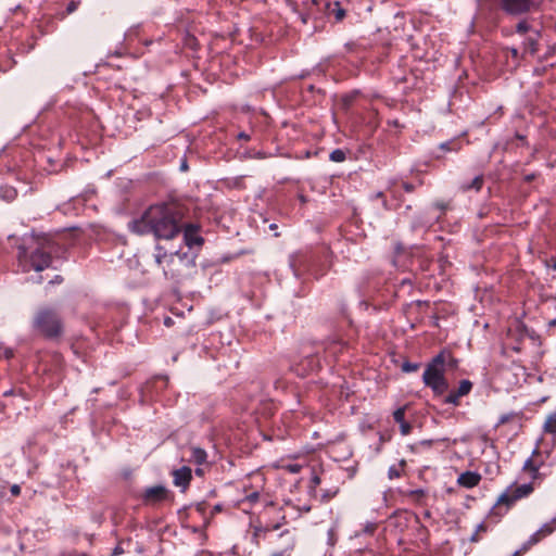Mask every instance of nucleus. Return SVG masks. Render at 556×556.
I'll return each instance as SVG.
<instances>
[{"label": "nucleus", "mask_w": 556, "mask_h": 556, "mask_svg": "<svg viewBox=\"0 0 556 556\" xmlns=\"http://www.w3.org/2000/svg\"><path fill=\"white\" fill-rule=\"evenodd\" d=\"M418 368H419V365H418V364H416V363L405 362V363H403V365H402V370H403L404 372H414V371H416Z\"/></svg>", "instance_id": "obj_23"}, {"label": "nucleus", "mask_w": 556, "mask_h": 556, "mask_svg": "<svg viewBox=\"0 0 556 556\" xmlns=\"http://www.w3.org/2000/svg\"><path fill=\"white\" fill-rule=\"evenodd\" d=\"M483 185V176L482 175H479V176H476L470 184H463L460 186L462 190L463 191H468V190H476V191H479L481 189Z\"/></svg>", "instance_id": "obj_16"}, {"label": "nucleus", "mask_w": 556, "mask_h": 556, "mask_svg": "<svg viewBox=\"0 0 556 556\" xmlns=\"http://www.w3.org/2000/svg\"><path fill=\"white\" fill-rule=\"evenodd\" d=\"M302 22L306 23V17L302 16Z\"/></svg>", "instance_id": "obj_50"}, {"label": "nucleus", "mask_w": 556, "mask_h": 556, "mask_svg": "<svg viewBox=\"0 0 556 556\" xmlns=\"http://www.w3.org/2000/svg\"><path fill=\"white\" fill-rule=\"evenodd\" d=\"M1 197L7 201H13L16 198V190L11 187H2Z\"/></svg>", "instance_id": "obj_21"}, {"label": "nucleus", "mask_w": 556, "mask_h": 556, "mask_svg": "<svg viewBox=\"0 0 556 556\" xmlns=\"http://www.w3.org/2000/svg\"><path fill=\"white\" fill-rule=\"evenodd\" d=\"M513 416H514L513 414H504V415H502L500 417L496 426H501V425H504V424L508 422L511 419Z\"/></svg>", "instance_id": "obj_30"}, {"label": "nucleus", "mask_w": 556, "mask_h": 556, "mask_svg": "<svg viewBox=\"0 0 556 556\" xmlns=\"http://www.w3.org/2000/svg\"><path fill=\"white\" fill-rule=\"evenodd\" d=\"M409 495L416 500H419L420 497L424 496V491L421 489L414 490L409 492Z\"/></svg>", "instance_id": "obj_32"}, {"label": "nucleus", "mask_w": 556, "mask_h": 556, "mask_svg": "<svg viewBox=\"0 0 556 556\" xmlns=\"http://www.w3.org/2000/svg\"><path fill=\"white\" fill-rule=\"evenodd\" d=\"M155 262L163 267L165 276L175 277L182 268L194 265V255L189 251H166L163 247H156Z\"/></svg>", "instance_id": "obj_2"}, {"label": "nucleus", "mask_w": 556, "mask_h": 556, "mask_svg": "<svg viewBox=\"0 0 556 556\" xmlns=\"http://www.w3.org/2000/svg\"><path fill=\"white\" fill-rule=\"evenodd\" d=\"M181 169H182V170H186V169H187V164H186V162H184V163L181 164Z\"/></svg>", "instance_id": "obj_43"}, {"label": "nucleus", "mask_w": 556, "mask_h": 556, "mask_svg": "<svg viewBox=\"0 0 556 556\" xmlns=\"http://www.w3.org/2000/svg\"><path fill=\"white\" fill-rule=\"evenodd\" d=\"M197 508H198V510H199V511H202V509H203V504H199Z\"/></svg>", "instance_id": "obj_45"}, {"label": "nucleus", "mask_w": 556, "mask_h": 556, "mask_svg": "<svg viewBox=\"0 0 556 556\" xmlns=\"http://www.w3.org/2000/svg\"><path fill=\"white\" fill-rule=\"evenodd\" d=\"M525 50L530 54H534L536 52V41L530 38L527 42Z\"/></svg>", "instance_id": "obj_27"}, {"label": "nucleus", "mask_w": 556, "mask_h": 556, "mask_svg": "<svg viewBox=\"0 0 556 556\" xmlns=\"http://www.w3.org/2000/svg\"><path fill=\"white\" fill-rule=\"evenodd\" d=\"M37 328L47 337H58L62 332V323L52 309H41L35 319Z\"/></svg>", "instance_id": "obj_5"}, {"label": "nucleus", "mask_w": 556, "mask_h": 556, "mask_svg": "<svg viewBox=\"0 0 556 556\" xmlns=\"http://www.w3.org/2000/svg\"><path fill=\"white\" fill-rule=\"evenodd\" d=\"M500 4L509 14H521L530 10L533 0H500Z\"/></svg>", "instance_id": "obj_7"}, {"label": "nucleus", "mask_w": 556, "mask_h": 556, "mask_svg": "<svg viewBox=\"0 0 556 556\" xmlns=\"http://www.w3.org/2000/svg\"><path fill=\"white\" fill-rule=\"evenodd\" d=\"M207 454L203 448L200 447H191L190 448V458L189 460L197 464L202 465L206 463Z\"/></svg>", "instance_id": "obj_15"}, {"label": "nucleus", "mask_w": 556, "mask_h": 556, "mask_svg": "<svg viewBox=\"0 0 556 556\" xmlns=\"http://www.w3.org/2000/svg\"><path fill=\"white\" fill-rule=\"evenodd\" d=\"M556 530V518H553L549 522L544 523L536 532H534L528 540V545H534L539 543L543 538L552 534Z\"/></svg>", "instance_id": "obj_10"}, {"label": "nucleus", "mask_w": 556, "mask_h": 556, "mask_svg": "<svg viewBox=\"0 0 556 556\" xmlns=\"http://www.w3.org/2000/svg\"><path fill=\"white\" fill-rule=\"evenodd\" d=\"M124 553V549L117 545L114 549H113V556L115 555H119V554H123Z\"/></svg>", "instance_id": "obj_37"}, {"label": "nucleus", "mask_w": 556, "mask_h": 556, "mask_svg": "<svg viewBox=\"0 0 556 556\" xmlns=\"http://www.w3.org/2000/svg\"><path fill=\"white\" fill-rule=\"evenodd\" d=\"M293 546H294V540L291 539L290 544L288 545V547L285 551L274 553L271 556H289V552L292 551Z\"/></svg>", "instance_id": "obj_28"}, {"label": "nucleus", "mask_w": 556, "mask_h": 556, "mask_svg": "<svg viewBox=\"0 0 556 556\" xmlns=\"http://www.w3.org/2000/svg\"><path fill=\"white\" fill-rule=\"evenodd\" d=\"M282 468L291 473H298V472H300L302 466L299 464H287V465H283Z\"/></svg>", "instance_id": "obj_26"}, {"label": "nucleus", "mask_w": 556, "mask_h": 556, "mask_svg": "<svg viewBox=\"0 0 556 556\" xmlns=\"http://www.w3.org/2000/svg\"><path fill=\"white\" fill-rule=\"evenodd\" d=\"M173 477L174 484L185 490L189 485L192 477L191 469L187 466H182L181 468L174 470Z\"/></svg>", "instance_id": "obj_11"}, {"label": "nucleus", "mask_w": 556, "mask_h": 556, "mask_svg": "<svg viewBox=\"0 0 556 556\" xmlns=\"http://www.w3.org/2000/svg\"><path fill=\"white\" fill-rule=\"evenodd\" d=\"M214 510H216V511L220 510V506H219V505H216V506L214 507Z\"/></svg>", "instance_id": "obj_47"}, {"label": "nucleus", "mask_w": 556, "mask_h": 556, "mask_svg": "<svg viewBox=\"0 0 556 556\" xmlns=\"http://www.w3.org/2000/svg\"><path fill=\"white\" fill-rule=\"evenodd\" d=\"M195 473H197V475H202V473H203V470H202V469H200V468H198V469L195 470Z\"/></svg>", "instance_id": "obj_44"}, {"label": "nucleus", "mask_w": 556, "mask_h": 556, "mask_svg": "<svg viewBox=\"0 0 556 556\" xmlns=\"http://www.w3.org/2000/svg\"><path fill=\"white\" fill-rule=\"evenodd\" d=\"M329 157L332 162H343L345 160V152L341 149H336L330 153Z\"/></svg>", "instance_id": "obj_22"}, {"label": "nucleus", "mask_w": 556, "mask_h": 556, "mask_svg": "<svg viewBox=\"0 0 556 556\" xmlns=\"http://www.w3.org/2000/svg\"><path fill=\"white\" fill-rule=\"evenodd\" d=\"M539 465L533 460L532 457L528 458L523 464V470L530 472L532 479L539 477Z\"/></svg>", "instance_id": "obj_17"}, {"label": "nucleus", "mask_w": 556, "mask_h": 556, "mask_svg": "<svg viewBox=\"0 0 556 556\" xmlns=\"http://www.w3.org/2000/svg\"><path fill=\"white\" fill-rule=\"evenodd\" d=\"M480 479H481L480 475H478L476 472L467 471V472L462 473L458 477L457 481L462 486L473 488V486L478 485V483L480 482Z\"/></svg>", "instance_id": "obj_14"}, {"label": "nucleus", "mask_w": 556, "mask_h": 556, "mask_svg": "<svg viewBox=\"0 0 556 556\" xmlns=\"http://www.w3.org/2000/svg\"><path fill=\"white\" fill-rule=\"evenodd\" d=\"M313 480H314L315 483H319V478L318 477H314Z\"/></svg>", "instance_id": "obj_46"}, {"label": "nucleus", "mask_w": 556, "mask_h": 556, "mask_svg": "<svg viewBox=\"0 0 556 556\" xmlns=\"http://www.w3.org/2000/svg\"><path fill=\"white\" fill-rule=\"evenodd\" d=\"M404 188H405V190H407V191H412V186H410V185H408V184H405V185H404Z\"/></svg>", "instance_id": "obj_42"}, {"label": "nucleus", "mask_w": 556, "mask_h": 556, "mask_svg": "<svg viewBox=\"0 0 556 556\" xmlns=\"http://www.w3.org/2000/svg\"><path fill=\"white\" fill-rule=\"evenodd\" d=\"M500 4L509 14H521L530 10L533 0H500Z\"/></svg>", "instance_id": "obj_8"}, {"label": "nucleus", "mask_w": 556, "mask_h": 556, "mask_svg": "<svg viewBox=\"0 0 556 556\" xmlns=\"http://www.w3.org/2000/svg\"><path fill=\"white\" fill-rule=\"evenodd\" d=\"M544 429L546 432L556 433V414H552L547 417Z\"/></svg>", "instance_id": "obj_20"}, {"label": "nucleus", "mask_w": 556, "mask_h": 556, "mask_svg": "<svg viewBox=\"0 0 556 556\" xmlns=\"http://www.w3.org/2000/svg\"><path fill=\"white\" fill-rule=\"evenodd\" d=\"M528 28H529V26L526 22H520L517 25V31L522 33V34L526 33L528 30Z\"/></svg>", "instance_id": "obj_34"}, {"label": "nucleus", "mask_w": 556, "mask_h": 556, "mask_svg": "<svg viewBox=\"0 0 556 556\" xmlns=\"http://www.w3.org/2000/svg\"><path fill=\"white\" fill-rule=\"evenodd\" d=\"M50 244L48 241H36V247L30 248L28 252L24 247H20L18 263L23 271H41L51 264Z\"/></svg>", "instance_id": "obj_3"}, {"label": "nucleus", "mask_w": 556, "mask_h": 556, "mask_svg": "<svg viewBox=\"0 0 556 556\" xmlns=\"http://www.w3.org/2000/svg\"><path fill=\"white\" fill-rule=\"evenodd\" d=\"M471 388L472 383L469 380H462L458 389L456 390L457 395L460 397L467 395L471 391Z\"/></svg>", "instance_id": "obj_19"}, {"label": "nucleus", "mask_w": 556, "mask_h": 556, "mask_svg": "<svg viewBox=\"0 0 556 556\" xmlns=\"http://www.w3.org/2000/svg\"><path fill=\"white\" fill-rule=\"evenodd\" d=\"M405 465V462L404 460H401L400 465L399 466H391L388 470V476H389V479H396V478H400L401 475H402V470H403V467Z\"/></svg>", "instance_id": "obj_18"}, {"label": "nucleus", "mask_w": 556, "mask_h": 556, "mask_svg": "<svg viewBox=\"0 0 556 556\" xmlns=\"http://www.w3.org/2000/svg\"><path fill=\"white\" fill-rule=\"evenodd\" d=\"M167 490L162 485H154L146 490L144 500L149 503H157L165 500Z\"/></svg>", "instance_id": "obj_12"}, {"label": "nucleus", "mask_w": 556, "mask_h": 556, "mask_svg": "<svg viewBox=\"0 0 556 556\" xmlns=\"http://www.w3.org/2000/svg\"><path fill=\"white\" fill-rule=\"evenodd\" d=\"M545 265H546V267H551L554 270H556V258H551V260L545 261Z\"/></svg>", "instance_id": "obj_35"}, {"label": "nucleus", "mask_w": 556, "mask_h": 556, "mask_svg": "<svg viewBox=\"0 0 556 556\" xmlns=\"http://www.w3.org/2000/svg\"><path fill=\"white\" fill-rule=\"evenodd\" d=\"M513 54L517 55V50L516 49H513Z\"/></svg>", "instance_id": "obj_48"}, {"label": "nucleus", "mask_w": 556, "mask_h": 556, "mask_svg": "<svg viewBox=\"0 0 556 556\" xmlns=\"http://www.w3.org/2000/svg\"><path fill=\"white\" fill-rule=\"evenodd\" d=\"M533 492L532 483L513 484L508 486L497 498L496 505L510 507L515 502L529 496Z\"/></svg>", "instance_id": "obj_6"}, {"label": "nucleus", "mask_w": 556, "mask_h": 556, "mask_svg": "<svg viewBox=\"0 0 556 556\" xmlns=\"http://www.w3.org/2000/svg\"><path fill=\"white\" fill-rule=\"evenodd\" d=\"M182 215L174 204L150 206L140 218L129 223L130 231L137 235L152 232L157 239L170 240L181 232Z\"/></svg>", "instance_id": "obj_1"}, {"label": "nucleus", "mask_w": 556, "mask_h": 556, "mask_svg": "<svg viewBox=\"0 0 556 556\" xmlns=\"http://www.w3.org/2000/svg\"><path fill=\"white\" fill-rule=\"evenodd\" d=\"M238 137H239L240 139H244V140H248V139H249V136H248L247 134H244V132H240V134L238 135Z\"/></svg>", "instance_id": "obj_40"}, {"label": "nucleus", "mask_w": 556, "mask_h": 556, "mask_svg": "<svg viewBox=\"0 0 556 556\" xmlns=\"http://www.w3.org/2000/svg\"><path fill=\"white\" fill-rule=\"evenodd\" d=\"M441 149L446 150V151H457L458 150V146H457L456 142L451 141V142L442 143L441 144Z\"/></svg>", "instance_id": "obj_29"}, {"label": "nucleus", "mask_w": 556, "mask_h": 556, "mask_svg": "<svg viewBox=\"0 0 556 556\" xmlns=\"http://www.w3.org/2000/svg\"><path fill=\"white\" fill-rule=\"evenodd\" d=\"M344 16V11L342 9H339L337 12H336V17L337 20H342Z\"/></svg>", "instance_id": "obj_38"}, {"label": "nucleus", "mask_w": 556, "mask_h": 556, "mask_svg": "<svg viewBox=\"0 0 556 556\" xmlns=\"http://www.w3.org/2000/svg\"><path fill=\"white\" fill-rule=\"evenodd\" d=\"M460 396L457 395L456 391H452L445 399V402L448 404L457 405Z\"/></svg>", "instance_id": "obj_24"}, {"label": "nucleus", "mask_w": 556, "mask_h": 556, "mask_svg": "<svg viewBox=\"0 0 556 556\" xmlns=\"http://www.w3.org/2000/svg\"><path fill=\"white\" fill-rule=\"evenodd\" d=\"M20 492H21V488H20V485H18V484H13V485L11 486V493H12V495L16 496V495H18V494H20Z\"/></svg>", "instance_id": "obj_36"}, {"label": "nucleus", "mask_w": 556, "mask_h": 556, "mask_svg": "<svg viewBox=\"0 0 556 556\" xmlns=\"http://www.w3.org/2000/svg\"><path fill=\"white\" fill-rule=\"evenodd\" d=\"M4 356H5V358L12 357L13 356V351L10 350V349H5L4 350Z\"/></svg>", "instance_id": "obj_39"}, {"label": "nucleus", "mask_w": 556, "mask_h": 556, "mask_svg": "<svg viewBox=\"0 0 556 556\" xmlns=\"http://www.w3.org/2000/svg\"><path fill=\"white\" fill-rule=\"evenodd\" d=\"M258 497H260V493L257 491H254V492L250 493L249 495H247L245 500L249 501L250 503H255L258 501Z\"/></svg>", "instance_id": "obj_31"}, {"label": "nucleus", "mask_w": 556, "mask_h": 556, "mask_svg": "<svg viewBox=\"0 0 556 556\" xmlns=\"http://www.w3.org/2000/svg\"><path fill=\"white\" fill-rule=\"evenodd\" d=\"M164 324L169 326L172 324V319L169 317L165 318Z\"/></svg>", "instance_id": "obj_41"}, {"label": "nucleus", "mask_w": 556, "mask_h": 556, "mask_svg": "<svg viewBox=\"0 0 556 556\" xmlns=\"http://www.w3.org/2000/svg\"><path fill=\"white\" fill-rule=\"evenodd\" d=\"M485 531H486V526H485L484 523H482V522H481V523H479V525L477 526L476 532L472 534V536H471V539H470V540H471L472 542H477V541L479 540V533H480V532H485Z\"/></svg>", "instance_id": "obj_25"}, {"label": "nucleus", "mask_w": 556, "mask_h": 556, "mask_svg": "<svg viewBox=\"0 0 556 556\" xmlns=\"http://www.w3.org/2000/svg\"><path fill=\"white\" fill-rule=\"evenodd\" d=\"M394 420L400 425L402 435H407L412 431V425L405 420V407H400L393 413Z\"/></svg>", "instance_id": "obj_13"}, {"label": "nucleus", "mask_w": 556, "mask_h": 556, "mask_svg": "<svg viewBox=\"0 0 556 556\" xmlns=\"http://www.w3.org/2000/svg\"><path fill=\"white\" fill-rule=\"evenodd\" d=\"M447 358H452V356L446 352L439 353L426 367L422 381L424 383L431 388L435 394H443L447 388V381L444 377V364Z\"/></svg>", "instance_id": "obj_4"}, {"label": "nucleus", "mask_w": 556, "mask_h": 556, "mask_svg": "<svg viewBox=\"0 0 556 556\" xmlns=\"http://www.w3.org/2000/svg\"><path fill=\"white\" fill-rule=\"evenodd\" d=\"M184 242L189 249L203 244V238L199 236L197 226L190 224L185 227Z\"/></svg>", "instance_id": "obj_9"}, {"label": "nucleus", "mask_w": 556, "mask_h": 556, "mask_svg": "<svg viewBox=\"0 0 556 556\" xmlns=\"http://www.w3.org/2000/svg\"><path fill=\"white\" fill-rule=\"evenodd\" d=\"M78 8V3L76 1H71L67 7H66V11L67 13H73L74 11H76Z\"/></svg>", "instance_id": "obj_33"}, {"label": "nucleus", "mask_w": 556, "mask_h": 556, "mask_svg": "<svg viewBox=\"0 0 556 556\" xmlns=\"http://www.w3.org/2000/svg\"><path fill=\"white\" fill-rule=\"evenodd\" d=\"M366 531H372V527H367Z\"/></svg>", "instance_id": "obj_49"}]
</instances>
